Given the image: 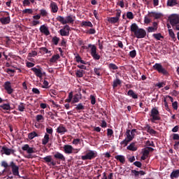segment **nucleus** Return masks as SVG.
Instances as JSON below:
<instances>
[{"instance_id": "nucleus-1", "label": "nucleus", "mask_w": 179, "mask_h": 179, "mask_svg": "<svg viewBox=\"0 0 179 179\" xmlns=\"http://www.w3.org/2000/svg\"><path fill=\"white\" fill-rule=\"evenodd\" d=\"M130 30L131 33L134 34L136 38H145L146 37V31L142 28H139L136 23L131 25Z\"/></svg>"}, {"instance_id": "nucleus-2", "label": "nucleus", "mask_w": 179, "mask_h": 179, "mask_svg": "<svg viewBox=\"0 0 179 179\" xmlns=\"http://www.w3.org/2000/svg\"><path fill=\"white\" fill-rule=\"evenodd\" d=\"M150 121L151 122L154 124H157L156 121H161L162 117H160V113L159 112V110H157V108H153L151 110V113L150 115Z\"/></svg>"}, {"instance_id": "nucleus-3", "label": "nucleus", "mask_w": 179, "mask_h": 179, "mask_svg": "<svg viewBox=\"0 0 179 179\" xmlns=\"http://www.w3.org/2000/svg\"><path fill=\"white\" fill-rule=\"evenodd\" d=\"M152 69L154 71H157L158 73H162V75H164L165 76H167L169 75V71L167 69H166L164 67H163V65L160 63H155V65L152 66Z\"/></svg>"}, {"instance_id": "nucleus-4", "label": "nucleus", "mask_w": 179, "mask_h": 179, "mask_svg": "<svg viewBox=\"0 0 179 179\" xmlns=\"http://www.w3.org/2000/svg\"><path fill=\"white\" fill-rule=\"evenodd\" d=\"M97 157V152L94 150H89L85 155L81 156L82 160H93Z\"/></svg>"}, {"instance_id": "nucleus-5", "label": "nucleus", "mask_w": 179, "mask_h": 179, "mask_svg": "<svg viewBox=\"0 0 179 179\" xmlns=\"http://www.w3.org/2000/svg\"><path fill=\"white\" fill-rule=\"evenodd\" d=\"M126 138L124 140L121 141L120 145H124V146H127L128 143L129 142H131V141L134 140V138H135L132 134H131V130L130 129H127L126 133Z\"/></svg>"}, {"instance_id": "nucleus-6", "label": "nucleus", "mask_w": 179, "mask_h": 179, "mask_svg": "<svg viewBox=\"0 0 179 179\" xmlns=\"http://www.w3.org/2000/svg\"><path fill=\"white\" fill-rule=\"evenodd\" d=\"M9 167L11 168L13 176L20 177V175H19V166H17L13 161L10 162Z\"/></svg>"}, {"instance_id": "nucleus-7", "label": "nucleus", "mask_w": 179, "mask_h": 179, "mask_svg": "<svg viewBox=\"0 0 179 179\" xmlns=\"http://www.w3.org/2000/svg\"><path fill=\"white\" fill-rule=\"evenodd\" d=\"M169 20L173 27H174V25L177 24V23L179 22V17L178 15H171L169 17Z\"/></svg>"}, {"instance_id": "nucleus-8", "label": "nucleus", "mask_w": 179, "mask_h": 179, "mask_svg": "<svg viewBox=\"0 0 179 179\" xmlns=\"http://www.w3.org/2000/svg\"><path fill=\"white\" fill-rule=\"evenodd\" d=\"M69 25L66 24L63 29H61L59 31L60 36L68 37L69 36Z\"/></svg>"}, {"instance_id": "nucleus-9", "label": "nucleus", "mask_w": 179, "mask_h": 179, "mask_svg": "<svg viewBox=\"0 0 179 179\" xmlns=\"http://www.w3.org/2000/svg\"><path fill=\"white\" fill-rule=\"evenodd\" d=\"M3 87L5 90H6L8 94H12V93L14 92V90L12 87V84L9 81L4 83Z\"/></svg>"}, {"instance_id": "nucleus-10", "label": "nucleus", "mask_w": 179, "mask_h": 179, "mask_svg": "<svg viewBox=\"0 0 179 179\" xmlns=\"http://www.w3.org/2000/svg\"><path fill=\"white\" fill-rule=\"evenodd\" d=\"M31 71H33L34 75H36L37 78H39V79H42L43 75L45 74V73H43V71H41V69H37L36 67L31 68Z\"/></svg>"}, {"instance_id": "nucleus-11", "label": "nucleus", "mask_w": 179, "mask_h": 179, "mask_svg": "<svg viewBox=\"0 0 179 179\" xmlns=\"http://www.w3.org/2000/svg\"><path fill=\"white\" fill-rule=\"evenodd\" d=\"M22 150L27 152L29 155H31V153H36V148H30L29 144H25L22 147Z\"/></svg>"}, {"instance_id": "nucleus-12", "label": "nucleus", "mask_w": 179, "mask_h": 179, "mask_svg": "<svg viewBox=\"0 0 179 179\" xmlns=\"http://www.w3.org/2000/svg\"><path fill=\"white\" fill-rule=\"evenodd\" d=\"M64 152L66 155H71V153H73V147L71 145H64L63 147Z\"/></svg>"}, {"instance_id": "nucleus-13", "label": "nucleus", "mask_w": 179, "mask_h": 179, "mask_svg": "<svg viewBox=\"0 0 179 179\" xmlns=\"http://www.w3.org/2000/svg\"><path fill=\"white\" fill-rule=\"evenodd\" d=\"M0 22L1 24H9V23H10V16H9V13H7V17H2L0 18Z\"/></svg>"}, {"instance_id": "nucleus-14", "label": "nucleus", "mask_w": 179, "mask_h": 179, "mask_svg": "<svg viewBox=\"0 0 179 179\" xmlns=\"http://www.w3.org/2000/svg\"><path fill=\"white\" fill-rule=\"evenodd\" d=\"M45 163H47L48 164V163H50V164H52V166H56L57 162H55V161L52 160V156L51 155H48L45 157L43 158Z\"/></svg>"}, {"instance_id": "nucleus-15", "label": "nucleus", "mask_w": 179, "mask_h": 179, "mask_svg": "<svg viewBox=\"0 0 179 179\" xmlns=\"http://www.w3.org/2000/svg\"><path fill=\"white\" fill-rule=\"evenodd\" d=\"M2 151L7 156H9L10 155H15V150L8 148V147H5V146L2 147Z\"/></svg>"}, {"instance_id": "nucleus-16", "label": "nucleus", "mask_w": 179, "mask_h": 179, "mask_svg": "<svg viewBox=\"0 0 179 179\" xmlns=\"http://www.w3.org/2000/svg\"><path fill=\"white\" fill-rule=\"evenodd\" d=\"M39 30L41 33H43L45 34V36H50V30L48 29V27H47L45 25H41L39 28Z\"/></svg>"}, {"instance_id": "nucleus-17", "label": "nucleus", "mask_w": 179, "mask_h": 179, "mask_svg": "<svg viewBox=\"0 0 179 179\" xmlns=\"http://www.w3.org/2000/svg\"><path fill=\"white\" fill-rule=\"evenodd\" d=\"M57 134H60L61 135H64L65 132H68V129H66V127L64 126V124H60L57 128Z\"/></svg>"}, {"instance_id": "nucleus-18", "label": "nucleus", "mask_w": 179, "mask_h": 179, "mask_svg": "<svg viewBox=\"0 0 179 179\" xmlns=\"http://www.w3.org/2000/svg\"><path fill=\"white\" fill-rule=\"evenodd\" d=\"M50 8L52 13H57L58 12V5L57 3L52 1L50 4Z\"/></svg>"}, {"instance_id": "nucleus-19", "label": "nucleus", "mask_w": 179, "mask_h": 179, "mask_svg": "<svg viewBox=\"0 0 179 179\" xmlns=\"http://www.w3.org/2000/svg\"><path fill=\"white\" fill-rule=\"evenodd\" d=\"M54 158L56 160H60L61 162H65V156L62 153L57 152L54 155Z\"/></svg>"}, {"instance_id": "nucleus-20", "label": "nucleus", "mask_w": 179, "mask_h": 179, "mask_svg": "<svg viewBox=\"0 0 179 179\" xmlns=\"http://www.w3.org/2000/svg\"><path fill=\"white\" fill-rule=\"evenodd\" d=\"M81 27H93V24L90 21H82Z\"/></svg>"}, {"instance_id": "nucleus-21", "label": "nucleus", "mask_w": 179, "mask_h": 179, "mask_svg": "<svg viewBox=\"0 0 179 179\" xmlns=\"http://www.w3.org/2000/svg\"><path fill=\"white\" fill-rule=\"evenodd\" d=\"M127 96H129V97H131L132 99H138V94L135 93V92L133 90H129L127 92Z\"/></svg>"}, {"instance_id": "nucleus-22", "label": "nucleus", "mask_w": 179, "mask_h": 179, "mask_svg": "<svg viewBox=\"0 0 179 179\" xmlns=\"http://www.w3.org/2000/svg\"><path fill=\"white\" fill-rule=\"evenodd\" d=\"M82 99V95L76 94L74 95L73 100H72V103L75 104V103H79V100Z\"/></svg>"}, {"instance_id": "nucleus-23", "label": "nucleus", "mask_w": 179, "mask_h": 179, "mask_svg": "<svg viewBox=\"0 0 179 179\" xmlns=\"http://www.w3.org/2000/svg\"><path fill=\"white\" fill-rule=\"evenodd\" d=\"M153 150H155V149H153V148L152 147H148L147 148H145L143 152V156H146L147 157L149 156V153H150V152H153Z\"/></svg>"}, {"instance_id": "nucleus-24", "label": "nucleus", "mask_w": 179, "mask_h": 179, "mask_svg": "<svg viewBox=\"0 0 179 179\" xmlns=\"http://www.w3.org/2000/svg\"><path fill=\"white\" fill-rule=\"evenodd\" d=\"M48 142H50V134H45V136L42 139V145H47Z\"/></svg>"}, {"instance_id": "nucleus-25", "label": "nucleus", "mask_w": 179, "mask_h": 179, "mask_svg": "<svg viewBox=\"0 0 179 179\" xmlns=\"http://www.w3.org/2000/svg\"><path fill=\"white\" fill-rule=\"evenodd\" d=\"M74 106H76L75 109L76 110V111H78V113H80V111H82V110H85V106L82 103L76 104Z\"/></svg>"}, {"instance_id": "nucleus-26", "label": "nucleus", "mask_w": 179, "mask_h": 179, "mask_svg": "<svg viewBox=\"0 0 179 179\" xmlns=\"http://www.w3.org/2000/svg\"><path fill=\"white\" fill-rule=\"evenodd\" d=\"M127 150H131V152H136L138 148L135 146V143H131L129 146L127 147Z\"/></svg>"}, {"instance_id": "nucleus-27", "label": "nucleus", "mask_w": 179, "mask_h": 179, "mask_svg": "<svg viewBox=\"0 0 179 179\" xmlns=\"http://www.w3.org/2000/svg\"><path fill=\"white\" fill-rule=\"evenodd\" d=\"M115 159L118 160L120 163H122V164L125 163V156L124 155H116L115 156Z\"/></svg>"}, {"instance_id": "nucleus-28", "label": "nucleus", "mask_w": 179, "mask_h": 179, "mask_svg": "<svg viewBox=\"0 0 179 179\" xmlns=\"http://www.w3.org/2000/svg\"><path fill=\"white\" fill-rule=\"evenodd\" d=\"M146 129H147V132H148L150 135H156V134H157V131L152 129V127H150V126H149L148 124L146 126Z\"/></svg>"}, {"instance_id": "nucleus-29", "label": "nucleus", "mask_w": 179, "mask_h": 179, "mask_svg": "<svg viewBox=\"0 0 179 179\" xmlns=\"http://www.w3.org/2000/svg\"><path fill=\"white\" fill-rule=\"evenodd\" d=\"M179 177V170H176V171H173L171 175H170V178L171 179H174V178H178Z\"/></svg>"}, {"instance_id": "nucleus-30", "label": "nucleus", "mask_w": 179, "mask_h": 179, "mask_svg": "<svg viewBox=\"0 0 179 179\" xmlns=\"http://www.w3.org/2000/svg\"><path fill=\"white\" fill-rule=\"evenodd\" d=\"M61 58V57L59 56V54L55 55L52 57V58H50V62H51L52 64H55V62H57V61Z\"/></svg>"}, {"instance_id": "nucleus-31", "label": "nucleus", "mask_w": 179, "mask_h": 179, "mask_svg": "<svg viewBox=\"0 0 179 179\" xmlns=\"http://www.w3.org/2000/svg\"><path fill=\"white\" fill-rule=\"evenodd\" d=\"M39 12V15H41V17H47V16H48V12H47V10L44 8L41 9Z\"/></svg>"}, {"instance_id": "nucleus-32", "label": "nucleus", "mask_w": 179, "mask_h": 179, "mask_svg": "<svg viewBox=\"0 0 179 179\" xmlns=\"http://www.w3.org/2000/svg\"><path fill=\"white\" fill-rule=\"evenodd\" d=\"M121 83H122L121 80H120L119 78H116L115 80H114L113 84V89H115V87H117L118 86H120Z\"/></svg>"}, {"instance_id": "nucleus-33", "label": "nucleus", "mask_w": 179, "mask_h": 179, "mask_svg": "<svg viewBox=\"0 0 179 179\" xmlns=\"http://www.w3.org/2000/svg\"><path fill=\"white\" fill-rule=\"evenodd\" d=\"M88 48H91V55L97 52V48L94 45L89 44Z\"/></svg>"}, {"instance_id": "nucleus-34", "label": "nucleus", "mask_w": 179, "mask_h": 179, "mask_svg": "<svg viewBox=\"0 0 179 179\" xmlns=\"http://www.w3.org/2000/svg\"><path fill=\"white\" fill-rule=\"evenodd\" d=\"M177 0H168L167 1V6H176V5H178Z\"/></svg>"}, {"instance_id": "nucleus-35", "label": "nucleus", "mask_w": 179, "mask_h": 179, "mask_svg": "<svg viewBox=\"0 0 179 179\" xmlns=\"http://www.w3.org/2000/svg\"><path fill=\"white\" fill-rule=\"evenodd\" d=\"M38 136V134H36V131H32L29 134H28V138L31 141V139H34V138Z\"/></svg>"}, {"instance_id": "nucleus-36", "label": "nucleus", "mask_w": 179, "mask_h": 179, "mask_svg": "<svg viewBox=\"0 0 179 179\" xmlns=\"http://www.w3.org/2000/svg\"><path fill=\"white\" fill-rule=\"evenodd\" d=\"M56 20H57V22H59L60 23H62V24H66V21H65V17L61 15L57 16Z\"/></svg>"}, {"instance_id": "nucleus-37", "label": "nucleus", "mask_w": 179, "mask_h": 179, "mask_svg": "<svg viewBox=\"0 0 179 179\" xmlns=\"http://www.w3.org/2000/svg\"><path fill=\"white\" fill-rule=\"evenodd\" d=\"M0 108L2 110H10V104L9 103H4L3 105H0Z\"/></svg>"}, {"instance_id": "nucleus-38", "label": "nucleus", "mask_w": 179, "mask_h": 179, "mask_svg": "<svg viewBox=\"0 0 179 179\" xmlns=\"http://www.w3.org/2000/svg\"><path fill=\"white\" fill-rule=\"evenodd\" d=\"M83 73H85V71L77 70L76 72V76H77V78H83Z\"/></svg>"}, {"instance_id": "nucleus-39", "label": "nucleus", "mask_w": 179, "mask_h": 179, "mask_svg": "<svg viewBox=\"0 0 179 179\" xmlns=\"http://www.w3.org/2000/svg\"><path fill=\"white\" fill-rule=\"evenodd\" d=\"M65 22L66 24H67V23H73L74 20L72 17V15H68L67 17H66Z\"/></svg>"}, {"instance_id": "nucleus-40", "label": "nucleus", "mask_w": 179, "mask_h": 179, "mask_svg": "<svg viewBox=\"0 0 179 179\" xmlns=\"http://www.w3.org/2000/svg\"><path fill=\"white\" fill-rule=\"evenodd\" d=\"M108 69L110 71H116V69H118V67L115 65V64L110 63L108 64Z\"/></svg>"}, {"instance_id": "nucleus-41", "label": "nucleus", "mask_w": 179, "mask_h": 179, "mask_svg": "<svg viewBox=\"0 0 179 179\" xmlns=\"http://www.w3.org/2000/svg\"><path fill=\"white\" fill-rule=\"evenodd\" d=\"M118 18H116L115 17H110L108 18V22H110V23H113V24H115V23H117L118 22Z\"/></svg>"}, {"instance_id": "nucleus-42", "label": "nucleus", "mask_w": 179, "mask_h": 179, "mask_svg": "<svg viewBox=\"0 0 179 179\" xmlns=\"http://www.w3.org/2000/svg\"><path fill=\"white\" fill-rule=\"evenodd\" d=\"M36 120L37 122H43V121H44V116H43L42 115H37L36 117Z\"/></svg>"}, {"instance_id": "nucleus-43", "label": "nucleus", "mask_w": 179, "mask_h": 179, "mask_svg": "<svg viewBox=\"0 0 179 179\" xmlns=\"http://www.w3.org/2000/svg\"><path fill=\"white\" fill-rule=\"evenodd\" d=\"M169 36L170 37L172 38V40L173 41H176V34H174V31H173V29H169Z\"/></svg>"}, {"instance_id": "nucleus-44", "label": "nucleus", "mask_w": 179, "mask_h": 179, "mask_svg": "<svg viewBox=\"0 0 179 179\" xmlns=\"http://www.w3.org/2000/svg\"><path fill=\"white\" fill-rule=\"evenodd\" d=\"M72 99H73V93L71 92L69 94V97L66 99V103H71L72 101Z\"/></svg>"}, {"instance_id": "nucleus-45", "label": "nucleus", "mask_w": 179, "mask_h": 179, "mask_svg": "<svg viewBox=\"0 0 179 179\" xmlns=\"http://www.w3.org/2000/svg\"><path fill=\"white\" fill-rule=\"evenodd\" d=\"M152 37H154V38H156V40H160L161 38H164L163 36H162V34L158 33V34H154L152 35Z\"/></svg>"}, {"instance_id": "nucleus-46", "label": "nucleus", "mask_w": 179, "mask_h": 179, "mask_svg": "<svg viewBox=\"0 0 179 179\" xmlns=\"http://www.w3.org/2000/svg\"><path fill=\"white\" fill-rule=\"evenodd\" d=\"M52 41L55 45H58V43H59V38L57 36H54L52 38Z\"/></svg>"}, {"instance_id": "nucleus-47", "label": "nucleus", "mask_w": 179, "mask_h": 179, "mask_svg": "<svg viewBox=\"0 0 179 179\" xmlns=\"http://www.w3.org/2000/svg\"><path fill=\"white\" fill-rule=\"evenodd\" d=\"M49 94L53 99H55V96H57V91L55 90H50L49 92Z\"/></svg>"}, {"instance_id": "nucleus-48", "label": "nucleus", "mask_w": 179, "mask_h": 179, "mask_svg": "<svg viewBox=\"0 0 179 179\" xmlns=\"http://www.w3.org/2000/svg\"><path fill=\"white\" fill-rule=\"evenodd\" d=\"M94 73H96V75H97V76H101V69H100V68H94Z\"/></svg>"}, {"instance_id": "nucleus-49", "label": "nucleus", "mask_w": 179, "mask_h": 179, "mask_svg": "<svg viewBox=\"0 0 179 179\" xmlns=\"http://www.w3.org/2000/svg\"><path fill=\"white\" fill-rule=\"evenodd\" d=\"M40 51H41L42 52H45V54H51V50H48L47 48H40Z\"/></svg>"}, {"instance_id": "nucleus-50", "label": "nucleus", "mask_w": 179, "mask_h": 179, "mask_svg": "<svg viewBox=\"0 0 179 179\" xmlns=\"http://www.w3.org/2000/svg\"><path fill=\"white\" fill-rule=\"evenodd\" d=\"M24 108H25L24 103L21 102L18 106V111L23 112L24 111Z\"/></svg>"}, {"instance_id": "nucleus-51", "label": "nucleus", "mask_w": 179, "mask_h": 179, "mask_svg": "<svg viewBox=\"0 0 179 179\" xmlns=\"http://www.w3.org/2000/svg\"><path fill=\"white\" fill-rule=\"evenodd\" d=\"M91 55L94 58V59H95V61H99V59H100V55L97 54V52L93 53Z\"/></svg>"}, {"instance_id": "nucleus-52", "label": "nucleus", "mask_w": 179, "mask_h": 179, "mask_svg": "<svg viewBox=\"0 0 179 179\" xmlns=\"http://www.w3.org/2000/svg\"><path fill=\"white\" fill-rule=\"evenodd\" d=\"M127 19H129L130 20H132L134 19V13L131 11H129L127 13Z\"/></svg>"}, {"instance_id": "nucleus-53", "label": "nucleus", "mask_w": 179, "mask_h": 179, "mask_svg": "<svg viewBox=\"0 0 179 179\" xmlns=\"http://www.w3.org/2000/svg\"><path fill=\"white\" fill-rule=\"evenodd\" d=\"M166 86V83L162 82V83H158L155 84V87H158L159 89H161V87H164Z\"/></svg>"}, {"instance_id": "nucleus-54", "label": "nucleus", "mask_w": 179, "mask_h": 179, "mask_svg": "<svg viewBox=\"0 0 179 179\" xmlns=\"http://www.w3.org/2000/svg\"><path fill=\"white\" fill-rule=\"evenodd\" d=\"M113 135H114V131H113L111 129H107V136L110 138V136H113Z\"/></svg>"}, {"instance_id": "nucleus-55", "label": "nucleus", "mask_w": 179, "mask_h": 179, "mask_svg": "<svg viewBox=\"0 0 179 179\" xmlns=\"http://www.w3.org/2000/svg\"><path fill=\"white\" fill-rule=\"evenodd\" d=\"M129 57H131V58H135V57H136V50H133L130 51Z\"/></svg>"}, {"instance_id": "nucleus-56", "label": "nucleus", "mask_w": 179, "mask_h": 179, "mask_svg": "<svg viewBox=\"0 0 179 179\" xmlns=\"http://www.w3.org/2000/svg\"><path fill=\"white\" fill-rule=\"evenodd\" d=\"M46 132L48 135H52V133L54 132V129H52V127H47Z\"/></svg>"}, {"instance_id": "nucleus-57", "label": "nucleus", "mask_w": 179, "mask_h": 179, "mask_svg": "<svg viewBox=\"0 0 179 179\" xmlns=\"http://www.w3.org/2000/svg\"><path fill=\"white\" fill-rule=\"evenodd\" d=\"M90 99L91 100V104L94 106L96 104V96L94 95H90Z\"/></svg>"}, {"instance_id": "nucleus-58", "label": "nucleus", "mask_w": 179, "mask_h": 179, "mask_svg": "<svg viewBox=\"0 0 179 179\" xmlns=\"http://www.w3.org/2000/svg\"><path fill=\"white\" fill-rule=\"evenodd\" d=\"M22 13H28L29 15H31L33 14V10L31 8H27L22 11Z\"/></svg>"}, {"instance_id": "nucleus-59", "label": "nucleus", "mask_w": 179, "mask_h": 179, "mask_svg": "<svg viewBox=\"0 0 179 179\" xmlns=\"http://www.w3.org/2000/svg\"><path fill=\"white\" fill-rule=\"evenodd\" d=\"M172 107L174 110H178V102L177 101L172 103Z\"/></svg>"}, {"instance_id": "nucleus-60", "label": "nucleus", "mask_w": 179, "mask_h": 179, "mask_svg": "<svg viewBox=\"0 0 179 179\" xmlns=\"http://www.w3.org/2000/svg\"><path fill=\"white\" fill-rule=\"evenodd\" d=\"M87 33L88 34H96V29H93V28H91V29H90L87 31Z\"/></svg>"}, {"instance_id": "nucleus-61", "label": "nucleus", "mask_w": 179, "mask_h": 179, "mask_svg": "<svg viewBox=\"0 0 179 179\" xmlns=\"http://www.w3.org/2000/svg\"><path fill=\"white\" fill-rule=\"evenodd\" d=\"M48 85H49L48 81L45 80L43 81V85H42L43 89H48V87H49Z\"/></svg>"}, {"instance_id": "nucleus-62", "label": "nucleus", "mask_w": 179, "mask_h": 179, "mask_svg": "<svg viewBox=\"0 0 179 179\" xmlns=\"http://www.w3.org/2000/svg\"><path fill=\"white\" fill-rule=\"evenodd\" d=\"M157 28H154L153 27H149L148 28V33H152L153 31H156Z\"/></svg>"}, {"instance_id": "nucleus-63", "label": "nucleus", "mask_w": 179, "mask_h": 179, "mask_svg": "<svg viewBox=\"0 0 179 179\" xmlns=\"http://www.w3.org/2000/svg\"><path fill=\"white\" fill-rule=\"evenodd\" d=\"M37 56V52L36 50H32L29 53V57H36Z\"/></svg>"}, {"instance_id": "nucleus-64", "label": "nucleus", "mask_w": 179, "mask_h": 179, "mask_svg": "<svg viewBox=\"0 0 179 179\" xmlns=\"http://www.w3.org/2000/svg\"><path fill=\"white\" fill-rule=\"evenodd\" d=\"M173 141H179L178 134H173Z\"/></svg>"}]
</instances>
